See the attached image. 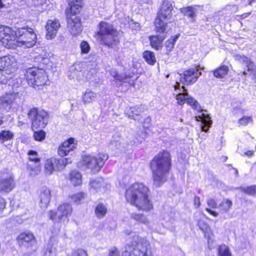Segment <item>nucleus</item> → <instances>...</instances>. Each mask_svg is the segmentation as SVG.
Segmentation results:
<instances>
[{"label":"nucleus","mask_w":256,"mask_h":256,"mask_svg":"<svg viewBox=\"0 0 256 256\" xmlns=\"http://www.w3.org/2000/svg\"><path fill=\"white\" fill-rule=\"evenodd\" d=\"M148 188L142 183L136 182L126 190V201L138 209L148 211L152 208L148 198Z\"/></svg>","instance_id":"obj_1"},{"label":"nucleus","mask_w":256,"mask_h":256,"mask_svg":"<svg viewBox=\"0 0 256 256\" xmlns=\"http://www.w3.org/2000/svg\"><path fill=\"white\" fill-rule=\"evenodd\" d=\"M154 184L158 187L166 180L167 174L171 168L170 154L167 151L158 154L150 163Z\"/></svg>","instance_id":"obj_2"},{"label":"nucleus","mask_w":256,"mask_h":256,"mask_svg":"<svg viewBox=\"0 0 256 256\" xmlns=\"http://www.w3.org/2000/svg\"><path fill=\"white\" fill-rule=\"evenodd\" d=\"M98 27L99 31L98 34L100 36L102 44L112 47L119 42L118 32L112 25L102 21L99 24Z\"/></svg>","instance_id":"obj_3"},{"label":"nucleus","mask_w":256,"mask_h":256,"mask_svg":"<svg viewBox=\"0 0 256 256\" xmlns=\"http://www.w3.org/2000/svg\"><path fill=\"white\" fill-rule=\"evenodd\" d=\"M148 242L138 236L134 237V240L130 244L125 246L123 252L124 256H153L148 250Z\"/></svg>","instance_id":"obj_4"},{"label":"nucleus","mask_w":256,"mask_h":256,"mask_svg":"<svg viewBox=\"0 0 256 256\" xmlns=\"http://www.w3.org/2000/svg\"><path fill=\"white\" fill-rule=\"evenodd\" d=\"M25 76L28 84L35 88H40V86L46 84L48 78L45 72L38 68H30L25 73Z\"/></svg>","instance_id":"obj_5"},{"label":"nucleus","mask_w":256,"mask_h":256,"mask_svg":"<svg viewBox=\"0 0 256 256\" xmlns=\"http://www.w3.org/2000/svg\"><path fill=\"white\" fill-rule=\"evenodd\" d=\"M16 46L29 48L36 43V35L32 28L28 26L17 30Z\"/></svg>","instance_id":"obj_6"},{"label":"nucleus","mask_w":256,"mask_h":256,"mask_svg":"<svg viewBox=\"0 0 256 256\" xmlns=\"http://www.w3.org/2000/svg\"><path fill=\"white\" fill-rule=\"evenodd\" d=\"M108 158V155L105 154H99L96 156H84L82 158V165L90 170L92 172L96 174L101 170Z\"/></svg>","instance_id":"obj_7"},{"label":"nucleus","mask_w":256,"mask_h":256,"mask_svg":"<svg viewBox=\"0 0 256 256\" xmlns=\"http://www.w3.org/2000/svg\"><path fill=\"white\" fill-rule=\"evenodd\" d=\"M172 2L168 0H163L155 20L154 25L156 26V30L162 29L163 26H168V21L172 16Z\"/></svg>","instance_id":"obj_8"},{"label":"nucleus","mask_w":256,"mask_h":256,"mask_svg":"<svg viewBox=\"0 0 256 256\" xmlns=\"http://www.w3.org/2000/svg\"><path fill=\"white\" fill-rule=\"evenodd\" d=\"M28 116L32 122V128H44L48 124V114L44 110H38L37 108H32L29 110Z\"/></svg>","instance_id":"obj_9"},{"label":"nucleus","mask_w":256,"mask_h":256,"mask_svg":"<svg viewBox=\"0 0 256 256\" xmlns=\"http://www.w3.org/2000/svg\"><path fill=\"white\" fill-rule=\"evenodd\" d=\"M17 30L14 32L10 27L0 26V42L6 48L16 47Z\"/></svg>","instance_id":"obj_10"},{"label":"nucleus","mask_w":256,"mask_h":256,"mask_svg":"<svg viewBox=\"0 0 256 256\" xmlns=\"http://www.w3.org/2000/svg\"><path fill=\"white\" fill-rule=\"evenodd\" d=\"M4 63L6 66V70L2 72V74L0 75V82L2 84H7L12 78V72L15 70L16 60L14 57L12 56H6L0 58V62Z\"/></svg>","instance_id":"obj_11"},{"label":"nucleus","mask_w":256,"mask_h":256,"mask_svg":"<svg viewBox=\"0 0 256 256\" xmlns=\"http://www.w3.org/2000/svg\"><path fill=\"white\" fill-rule=\"evenodd\" d=\"M72 210V206L68 204L60 205L56 211H50L48 215L50 218L55 222L64 221L71 214Z\"/></svg>","instance_id":"obj_12"},{"label":"nucleus","mask_w":256,"mask_h":256,"mask_svg":"<svg viewBox=\"0 0 256 256\" xmlns=\"http://www.w3.org/2000/svg\"><path fill=\"white\" fill-rule=\"evenodd\" d=\"M18 242L20 247L23 250H27L28 253H32L36 250L34 245L36 244L34 234L30 232H24L19 234L17 238Z\"/></svg>","instance_id":"obj_13"},{"label":"nucleus","mask_w":256,"mask_h":256,"mask_svg":"<svg viewBox=\"0 0 256 256\" xmlns=\"http://www.w3.org/2000/svg\"><path fill=\"white\" fill-rule=\"evenodd\" d=\"M70 158H60L57 160L54 158H50L46 160L45 164V172L46 174L50 175L53 172L63 170L66 166L72 162Z\"/></svg>","instance_id":"obj_14"},{"label":"nucleus","mask_w":256,"mask_h":256,"mask_svg":"<svg viewBox=\"0 0 256 256\" xmlns=\"http://www.w3.org/2000/svg\"><path fill=\"white\" fill-rule=\"evenodd\" d=\"M202 74L199 66L188 69L180 74V82L184 84H192L195 83Z\"/></svg>","instance_id":"obj_15"},{"label":"nucleus","mask_w":256,"mask_h":256,"mask_svg":"<svg viewBox=\"0 0 256 256\" xmlns=\"http://www.w3.org/2000/svg\"><path fill=\"white\" fill-rule=\"evenodd\" d=\"M144 110V106H130L126 109L125 114L128 115L129 118L141 123L150 122V118L148 116L144 118L143 116L140 115V114L142 113Z\"/></svg>","instance_id":"obj_16"},{"label":"nucleus","mask_w":256,"mask_h":256,"mask_svg":"<svg viewBox=\"0 0 256 256\" xmlns=\"http://www.w3.org/2000/svg\"><path fill=\"white\" fill-rule=\"evenodd\" d=\"M162 29L156 30V26H155V31L159 33L156 35L152 36L149 37L150 46L155 50H159L162 47V42L166 37L167 32V26H163Z\"/></svg>","instance_id":"obj_17"},{"label":"nucleus","mask_w":256,"mask_h":256,"mask_svg":"<svg viewBox=\"0 0 256 256\" xmlns=\"http://www.w3.org/2000/svg\"><path fill=\"white\" fill-rule=\"evenodd\" d=\"M15 186L14 177L10 172L2 174L0 178V192L8 193Z\"/></svg>","instance_id":"obj_18"},{"label":"nucleus","mask_w":256,"mask_h":256,"mask_svg":"<svg viewBox=\"0 0 256 256\" xmlns=\"http://www.w3.org/2000/svg\"><path fill=\"white\" fill-rule=\"evenodd\" d=\"M182 90H180V92L176 94V99L178 100V103L180 105H182L185 102L192 106V107L195 109L198 110L200 108L198 103L193 98L190 96L188 92H186V89L184 86H182Z\"/></svg>","instance_id":"obj_19"},{"label":"nucleus","mask_w":256,"mask_h":256,"mask_svg":"<svg viewBox=\"0 0 256 256\" xmlns=\"http://www.w3.org/2000/svg\"><path fill=\"white\" fill-rule=\"evenodd\" d=\"M18 96V92L6 93L0 98V109L8 112Z\"/></svg>","instance_id":"obj_20"},{"label":"nucleus","mask_w":256,"mask_h":256,"mask_svg":"<svg viewBox=\"0 0 256 256\" xmlns=\"http://www.w3.org/2000/svg\"><path fill=\"white\" fill-rule=\"evenodd\" d=\"M68 28L72 35L79 34L82 30L80 19L76 16H67Z\"/></svg>","instance_id":"obj_21"},{"label":"nucleus","mask_w":256,"mask_h":256,"mask_svg":"<svg viewBox=\"0 0 256 256\" xmlns=\"http://www.w3.org/2000/svg\"><path fill=\"white\" fill-rule=\"evenodd\" d=\"M76 144L74 142V140L72 138H69L64 142L58 147V154L60 156H64L70 151L76 148Z\"/></svg>","instance_id":"obj_22"},{"label":"nucleus","mask_w":256,"mask_h":256,"mask_svg":"<svg viewBox=\"0 0 256 256\" xmlns=\"http://www.w3.org/2000/svg\"><path fill=\"white\" fill-rule=\"evenodd\" d=\"M51 198L50 190L46 186H44L40 189L39 198L40 200V206L42 209L47 208Z\"/></svg>","instance_id":"obj_23"},{"label":"nucleus","mask_w":256,"mask_h":256,"mask_svg":"<svg viewBox=\"0 0 256 256\" xmlns=\"http://www.w3.org/2000/svg\"><path fill=\"white\" fill-rule=\"evenodd\" d=\"M60 27V24L58 20H48L46 25L47 31L46 37L47 39H52L54 38Z\"/></svg>","instance_id":"obj_24"},{"label":"nucleus","mask_w":256,"mask_h":256,"mask_svg":"<svg viewBox=\"0 0 256 256\" xmlns=\"http://www.w3.org/2000/svg\"><path fill=\"white\" fill-rule=\"evenodd\" d=\"M90 191L93 193L96 192H104L106 191V183L102 178H98L90 180Z\"/></svg>","instance_id":"obj_25"},{"label":"nucleus","mask_w":256,"mask_h":256,"mask_svg":"<svg viewBox=\"0 0 256 256\" xmlns=\"http://www.w3.org/2000/svg\"><path fill=\"white\" fill-rule=\"evenodd\" d=\"M70 8L66 10V16H76L78 13L82 8L81 0H70Z\"/></svg>","instance_id":"obj_26"},{"label":"nucleus","mask_w":256,"mask_h":256,"mask_svg":"<svg viewBox=\"0 0 256 256\" xmlns=\"http://www.w3.org/2000/svg\"><path fill=\"white\" fill-rule=\"evenodd\" d=\"M196 118L197 121L202 122V124L201 127L202 130L204 132H208L209 127L212 124V121L210 120V116L204 113H201L200 114L196 116Z\"/></svg>","instance_id":"obj_27"},{"label":"nucleus","mask_w":256,"mask_h":256,"mask_svg":"<svg viewBox=\"0 0 256 256\" xmlns=\"http://www.w3.org/2000/svg\"><path fill=\"white\" fill-rule=\"evenodd\" d=\"M96 96V93L90 90H86L82 96V101L84 104L90 103L94 101Z\"/></svg>","instance_id":"obj_28"},{"label":"nucleus","mask_w":256,"mask_h":256,"mask_svg":"<svg viewBox=\"0 0 256 256\" xmlns=\"http://www.w3.org/2000/svg\"><path fill=\"white\" fill-rule=\"evenodd\" d=\"M232 203L231 200L228 199H224L218 204V208L221 214H225L228 212L231 208Z\"/></svg>","instance_id":"obj_29"},{"label":"nucleus","mask_w":256,"mask_h":256,"mask_svg":"<svg viewBox=\"0 0 256 256\" xmlns=\"http://www.w3.org/2000/svg\"><path fill=\"white\" fill-rule=\"evenodd\" d=\"M70 180L74 186L80 185L82 183V175L78 172L74 170L70 174Z\"/></svg>","instance_id":"obj_30"},{"label":"nucleus","mask_w":256,"mask_h":256,"mask_svg":"<svg viewBox=\"0 0 256 256\" xmlns=\"http://www.w3.org/2000/svg\"><path fill=\"white\" fill-rule=\"evenodd\" d=\"M95 214L98 218H101L104 216L107 212V208L102 204H98L94 210Z\"/></svg>","instance_id":"obj_31"},{"label":"nucleus","mask_w":256,"mask_h":256,"mask_svg":"<svg viewBox=\"0 0 256 256\" xmlns=\"http://www.w3.org/2000/svg\"><path fill=\"white\" fill-rule=\"evenodd\" d=\"M143 58L144 60L150 64L154 65L156 62V58L154 54L148 50H146L143 52Z\"/></svg>","instance_id":"obj_32"},{"label":"nucleus","mask_w":256,"mask_h":256,"mask_svg":"<svg viewBox=\"0 0 256 256\" xmlns=\"http://www.w3.org/2000/svg\"><path fill=\"white\" fill-rule=\"evenodd\" d=\"M228 71V68L225 65H222L214 71V74L218 78H222L227 74Z\"/></svg>","instance_id":"obj_33"},{"label":"nucleus","mask_w":256,"mask_h":256,"mask_svg":"<svg viewBox=\"0 0 256 256\" xmlns=\"http://www.w3.org/2000/svg\"><path fill=\"white\" fill-rule=\"evenodd\" d=\"M13 138V133L9 130H2L0 132V140L2 143L12 140Z\"/></svg>","instance_id":"obj_34"},{"label":"nucleus","mask_w":256,"mask_h":256,"mask_svg":"<svg viewBox=\"0 0 256 256\" xmlns=\"http://www.w3.org/2000/svg\"><path fill=\"white\" fill-rule=\"evenodd\" d=\"M114 78L124 82H127L130 85H133L134 84V80L132 79L131 77H130L129 76H123L122 75L117 74H116V75L114 76Z\"/></svg>","instance_id":"obj_35"},{"label":"nucleus","mask_w":256,"mask_h":256,"mask_svg":"<svg viewBox=\"0 0 256 256\" xmlns=\"http://www.w3.org/2000/svg\"><path fill=\"white\" fill-rule=\"evenodd\" d=\"M179 37V34L172 36L166 42V46L168 51H171L174 48V44Z\"/></svg>","instance_id":"obj_36"},{"label":"nucleus","mask_w":256,"mask_h":256,"mask_svg":"<svg viewBox=\"0 0 256 256\" xmlns=\"http://www.w3.org/2000/svg\"><path fill=\"white\" fill-rule=\"evenodd\" d=\"M219 256H232L229 248L226 245H222L218 249Z\"/></svg>","instance_id":"obj_37"},{"label":"nucleus","mask_w":256,"mask_h":256,"mask_svg":"<svg viewBox=\"0 0 256 256\" xmlns=\"http://www.w3.org/2000/svg\"><path fill=\"white\" fill-rule=\"evenodd\" d=\"M80 73L81 72L78 70L74 66H72L70 68L68 75L70 79H74L80 75Z\"/></svg>","instance_id":"obj_38"},{"label":"nucleus","mask_w":256,"mask_h":256,"mask_svg":"<svg viewBox=\"0 0 256 256\" xmlns=\"http://www.w3.org/2000/svg\"><path fill=\"white\" fill-rule=\"evenodd\" d=\"M240 189L248 194L254 195L256 194V186L242 187Z\"/></svg>","instance_id":"obj_39"},{"label":"nucleus","mask_w":256,"mask_h":256,"mask_svg":"<svg viewBox=\"0 0 256 256\" xmlns=\"http://www.w3.org/2000/svg\"><path fill=\"white\" fill-rule=\"evenodd\" d=\"M132 218L136 221L144 224H146L148 223L146 218L142 214H132Z\"/></svg>","instance_id":"obj_40"},{"label":"nucleus","mask_w":256,"mask_h":256,"mask_svg":"<svg viewBox=\"0 0 256 256\" xmlns=\"http://www.w3.org/2000/svg\"><path fill=\"white\" fill-rule=\"evenodd\" d=\"M28 154L30 156L29 160L30 161L35 162L36 164V166H38L40 158H37V152L36 151L30 150L28 152Z\"/></svg>","instance_id":"obj_41"},{"label":"nucleus","mask_w":256,"mask_h":256,"mask_svg":"<svg viewBox=\"0 0 256 256\" xmlns=\"http://www.w3.org/2000/svg\"><path fill=\"white\" fill-rule=\"evenodd\" d=\"M198 226L200 228L204 233H208L210 230V228L208 224L206 222L200 220L198 222Z\"/></svg>","instance_id":"obj_42"},{"label":"nucleus","mask_w":256,"mask_h":256,"mask_svg":"<svg viewBox=\"0 0 256 256\" xmlns=\"http://www.w3.org/2000/svg\"><path fill=\"white\" fill-rule=\"evenodd\" d=\"M34 137L36 140L42 141L46 137V133L42 130H38L34 132Z\"/></svg>","instance_id":"obj_43"},{"label":"nucleus","mask_w":256,"mask_h":256,"mask_svg":"<svg viewBox=\"0 0 256 256\" xmlns=\"http://www.w3.org/2000/svg\"><path fill=\"white\" fill-rule=\"evenodd\" d=\"M252 122V119L251 116H244L238 120V124L242 126H246Z\"/></svg>","instance_id":"obj_44"},{"label":"nucleus","mask_w":256,"mask_h":256,"mask_svg":"<svg viewBox=\"0 0 256 256\" xmlns=\"http://www.w3.org/2000/svg\"><path fill=\"white\" fill-rule=\"evenodd\" d=\"M80 48L82 53L87 54L90 50V46L86 41H82L80 45Z\"/></svg>","instance_id":"obj_45"},{"label":"nucleus","mask_w":256,"mask_h":256,"mask_svg":"<svg viewBox=\"0 0 256 256\" xmlns=\"http://www.w3.org/2000/svg\"><path fill=\"white\" fill-rule=\"evenodd\" d=\"M84 197V194L78 193L72 196V200L74 202H78L82 200Z\"/></svg>","instance_id":"obj_46"},{"label":"nucleus","mask_w":256,"mask_h":256,"mask_svg":"<svg viewBox=\"0 0 256 256\" xmlns=\"http://www.w3.org/2000/svg\"><path fill=\"white\" fill-rule=\"evenodd\" d=\"M120 256V252L118 250V249L114 246L112 248H111L108 250V252L107 256Z\"/></svg>","instance_id":"obj_47"},{"label":"nucleus","mask_w":256,"mask_h":256,"mask_svg":"<svg viewBox=\"0 0 256 256\" xmlns=\"http://www.w3.org/2000/svg\"><path fill=\"white\" fill-rule=\"evenodd\" d=\"M71 256H88L86 251L82 249H78L74 251Z\"/></svg>","instance_id":"obj_48"},{"label":"nucleus","mask_w":256,"mask_h":256,"mask_svg":"<svg viewBox=\"0 0 256 256\" xmlns=\"http://www.w3.org/2000/svg\"><path fill=\"white\" fill-rule=\"evenodd\" d=\"M207 204L209 207L212 208H218L216 202L212 198L208 199L207 200Z\"/></svg>","instance_id":"obj_49"},{"label":"nucleus","mask_w":256,"mask_h":256,"mask_svg":"<svg viewBox=\"0 0 256 256\" xmlns=\"http://www.w3.org/2000/svg\"><path fill=\"white\" fill-rule=\"evenodd\" d=\"M185 12L186 14L190 18H194L195 16L194 9L192 7H188L186 10Z\"/></svg>","instance_id":"obj_50"},{"label":"nucleus","mask_w":256,"mask_h":256,"mask_svg":"<svg viewBox=\"0 0 256 256\" xmlns=\"http://www.w3.org/2000/svg\"><path fill=\"white\" fill-rule=\"evenodd\" d=\"M130 26L132 28L135 30H138L140 28V24L137 22H134L133 20H131L129 22Z\"/></svg>","instance_id":"obj_51"},{"label":"nucleus","mask_w":256,"mask_h":256,"mask_svg":"<svg viewBox=\"0 0 256 256\" xmlns=\"http://www.w3.org/2000/svg\"><path fill=\"white\" fill-rule=\"evenodd\" d=\"M6 206V202L5 200L0 196V214L2 210L5 208Z\"/></svg>","instance_id":"obj_52"},{"label":"nucleus","mask_w":256,"mask_h":256,"mask_svg":"<svg viewBox=\"0 0 256 256\" xmlns=\"http://www.w3.org/2000/svg\"><path fill=\"white\" fill-rule=\"evenodd\" d=\"M56 252L55 248H48L45 254V256H51V254L52 255H54L56 254Z\"/></svg>","instance_id":"obj_53"},{"label":"nucleus","mask_w":256,"mask_h":256,"mask_svg":"<svg viewBox=\"0 0 256 256\" xmlns=\"http://www.w3.org/2000/svg\"><path fill=\"white\" fill-rule=\"evenodd\" d=\"M194 205L196 208H198L200 205V198L199 196H195L194 198Z\"/></svg>","instance_id":"obj_54"},{"label":"nucleus","mask_w":256,"mask_h":256,"mask_svg":"<svg viewBox=\"0 0 256 256\" xmlns=\"http://www.w3.org/2000/svg\"><path fill=\"white\" fill-rule=\"evenodd\" d=\"M206 210L210 214H212L214 217H217L218 216V213L214 211L209 208H206Z\"/></svg>","instance_id":"obj_55"},{"label":"nucleus","mask_w":256,"mask_h":256,"mask_svg":"<svg viewBox=\"0 0 256 256\" xmlns=\"http://www.w3.org/2000/svg\"><path fill=\"white\" fill-rule=\"evenodd\" d=\"M174 87L175 89H179L180 87V83L176 82Z\"/></svg>","instance_id":"obj_56"},{"label":"nucleus","mask_w":256,"mask_h":256,"mask_svg":"<svg viewBox=\"0 0 256 256\" xmlns=\"http://www.w3.org/2000/svg\"><path fill=\"white\" fill-rule=\"evenodd\" d=\"M253 154L252 151H248L245 153V154L248 156H250Z\"/></svg>","instance_id":"obj_57"},{"label":"nucleus","mask_w":256,"mask_h":256,"mask_svg":"<svg viewBox=\"0 0 256 256\" xmlns=\"http://www.w3.org/2000/svg\"><path fill=\"white\" fill-rule=\"evenodd\" d=\"M111 75L114 78V76L116 75V74H118V72L115 70H112L110 72Z\"/></svg>","instance_id":"obj_58"},{"label":"nucleus","mask_w":256,"mask_h":256,"mask_svg":"<svg viewBox=\"0 0 256 256\" xmlns=\"http://www.w3.org/2000/svg\"><path fill=\"white\" fill-rule=\"evenodd\" d=\"M3 117L0 115V126L2 124L3 121Z\"/></svg>","instance_id":"obj_59"},{"label":"nucleus","mask_w":256,"mask_h":256,"mask_svg":"<svg viewBox=\"0 0 256 256\" xmlns=\"http://www.w3.org/2000/svg\"><path fill=\"white\" fill-rule=\"evenodd\" d=\"M4 4H2V0H0V9L4 6Z\"/></svg>","instance_id":"obj_60"},{"label":"nucleus","mask_w":256,"mask_h":256,"mask_svg":"<svg viewBox=\"0 0 256 256\" xmlns=\"http://www.w3.org/2000/svg\"><path fill=\"white\" fill-rule=\"evenodd\" d=\"M236 174L237 175L238 174V171L237 170H236Z\"/></svg>","instance_id":"obj_61"},{"label":"nucleus","mask_w":256,"mask_h":256,"mask_svg":"<svg viewBox=\"0 0 256 256\" xmlns=\"http://www.w3.org/2000/svg\"><path fill=\"white\" fill-rule=\"evenodd\" d=\"M114 142V141H112V144H113V142Z\"/></svg>","instance_id":"obj_62"}]
</instances>
